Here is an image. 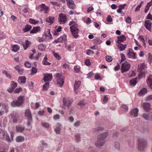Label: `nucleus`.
Returning a JSON list of instances; mask_svg holds the SVG:
<instances>
[{
  "label": "nucleus",
  "instance_id": "f257e3e1",
  "mask_svg": "<svg viewBox=\"0 0 152 152\" xmlns=\"http://www.w3.org/2000/svg\"><path fill=\"white\" fill-rule=\"evenodd\" d=\"M107 134V132H106L98 136L97 140L95 143V145L97 148H99L103 146L105 143L104 139Z\"/></svg>",
  "mask_w": 152,
  "mask_h": 152
},
{
  "label": "nucleus",
  "instance_id": "f03ea898",
  "mask_svg": "<svg viewBox=\"0 0 152 152\" xmlns=\"http://www.w3.org/2000/svg\"><path fill=\"white\" fill-rule=\"evenodd\" d=\"M137 140L138 150L140 151L144 150L146 146V141L143 138H139Z\"/></svg>",
  "mask_w": 152,
  "mask_h": 152
},
{
  "label": "nucleus",
  "instance_id": "7ed1b4c3",
  "mask_svg": "<svg viewBox=\"0 0 152 152\" xmlns=\"http://www.w3.org/2000/svg\"><path fill=\"white\" fill-rule=\"evenodd\" d=\"M0 138L2 139H4L7 142H11L9 136L7 133L0 128Z\"/></svg>",
  "mask_w": 152,
  "mask_h": 152
},
{
  "label": "nucleus",
  "instance_id": "20e7f679",
  "mask_svg": "<svg viewBox=\"0 0 152 152\" xmlns=\"http://www.w3.org/2000/svg\"><path fill=\"white\" fill-rule=\"evenodd\" d=\"M56 76L57 78V84L59 85L60 87H61L64 83V77L60 73H57L56 75Z\"/></svg>",
  "mask_w": 152,
  "mask_h": 152
},
{
  "label": "nucleus",
  "instance_id": "39448f33",
  "mask_svg": "<svg viewBox=\"0 0 152 152\" xmlns=\"http://www.w3.org/2000/svg\"><path fill=\"white\" fill-rule=\"evenodd\" d=\"M131 66L127 62L125 61L124 63H122L121 66V72L122 73L126 72L129 69Z\"/></svg>",
  "mask_w": 152,
  "mask_h": 152
},
{
  "label": "nucleus",
  "instance_id": "423d86ee",
  "mask_svg": "<svg viewBox=\"0 0 152 152\" xmlns=\"http://www.w3.org/2000/svg\"><path fill=\"white\" fill-rule=\"evenodd\" d=\"M74 25L70 27V31L72 32V35L75 38H77L78 36V32L79 31L78 28H73Z\"/></svg>",
  "mask_w": 152,
  "mask_h": 152
},
{
  "label": "nucleus",
  "instance_id": "0eeeda50",
  "mask_svg": "<svg viewBox=\"0 0 152 152\" xmlns=\"http://www.w3.org/2000/svg\"><path fill=\"white\" fill-rule=\"evenodd\" d=\"M43 75L44 76L43 80L45 82L48 81H50L52 79V75L51 74H44Z\"/></svg>",
  "mask_w": 152,
  "mask_h": 152
},
{
  "label": "nucleus",
  "instance_id": "6e6552de",
  "mask_svg": "<svg viewBox=\"0 0 152 152\" xmlns=\"http://www.w3.org/2000/svg\"><path fill=\"white\" fill-rule=\"evenodd\" d=\"M66 1L67 2L68 6L70 9H73L76 8V6L73 1L72 0H66Z\"/></svg>",
  "mask_w": 152,
  "mask_h": 152
},
{
  "label": "nucleus",
  "instance_id": "1a4fd4ad",
  "mask_svg": "<svg viewBox=\"0 0 152 152\" xmlns=\"http://www.w3.org/2000/svg\"><path fill=\"white\" fill-rule=\"evenodd\" d=\"M142 106L144 110L148 112L150 109V104L148 102L144 103L142 104Z\"/></svg>",
  "mask_w": 152,
  "mask_h": 152
},
{
  "label": "nucleus",
  "instance_id": "9d476101",
  "mask_svg": "<svg viewBox=\"0 0 152 152\" xmlns=\"http://www.w3.org/2000/svg\"><path fill=\"white\" fill-rule=\"evenodd\" d=\"M146 82L149 87L152 89V75H149L147 79Z\"/></svg>",
  "mask_w": 152,
  "mask_h": 152
},
{
  "label": "nucleus",
  "instance_id": "9b49d317",
  "mask_svg": "<svg viewBox=\"0 0 152 152\" xmlns=\"http://www.w3.org/2000/svg\"><path fill=\"white\" fill-rule=\"evenodd\" d=\"M138 109L135 107L130 112V114L131 115H133L134 117H136L138 116Z\"/></svg>",
  "mask_w": 152,
  "mask_h": 152
},
{
  "label": "nucleus",
  "instance_id": "f8f14e48",
  "mask_svg": "<svg viewBox=\"0 0 152 152\" xmlns=\"http://www.w3.org/2000/svg\"><path fill=\"white\" fill-rule=\"evenodd\" d=\"M118 40L116 41V43L118 44H120V42H123L125 40L126 38L124 35H122L120 37H118Z\"/></svg>",
  "mask_w": 152,
  "mask_h": 152
},
{
  "label": "nucleus",
  "instance_id": "ddd939ff",
  "mask_svg": "<svg viewBox=\"0 0 152 152\" xmlns=\"http://www.w3.org/2000/svg\"><path fill=\"white\" fill-rule=\"evenodd\" d=\"M152 23L149 20H146L145 22V26L147 29L149 31L150 30Z\"/></svg>",
  "mask_w": 152,
  "mask_h": 152
},
{
  "label": "nucleus",
  "instance_id": "4468645a",
  "mask_svg": "<svg viewBox=\"0 0 152 152\" xmlns=\"http://www.w3.org/2000/svg\"><path fill=\"white\" fill-rule=\"evenodd\" d=\"M59 17L60 19H64V20H62L59 19V20L60 22H63L64 23L66 22V19L67 18L65 14L62 13H60L59 14Z\"/></svg>",
  "mask_w": 152,
  "mask_h": 152
},
{
  "label": "nucleus",
  "instance_id": "2eb2a0df",
  "mask_svg": "<svg viewBox=\"0 0 152 152\" xmlns=\"http://www.w3.org/2000/svg\"><path fill=\"white\" fill-rule=\"evenodd\" d=\"M25 116L27 117V119H32L31 111L29 110H26L25 111Z\"/></svg>",
  "mask_w": 152,
  "mask_h": 152
},
{
  "label": "nucleus",
  "instance_id": "dca6fc26",
  "mask_svg": "<svg viewBox=\"0 0 152 152\" xmlns=\"http://www.w3.org/2000/svg\"><path fill=\"white\" fill-rule=\"evenodd\" d=\"M61 124L59 123H57L56 125V127L55 129V131L56 133L59 134L60 132V130L61 128L62 127Z\"/></svg>",
  "mask_w": 152,
  "mask_h": 152
},
{
  "label": "nucleus",
  "instance_id": "f3484780",
  "mask_svg": "<svg viewBox=\"0 0 152 152\" xmlns=\"http://www.w3.org/2000/svg\"><path fill=\"white\" fill-rule=\"evenodd\" d=\"M11 105L13 107L20 106L21 105V104L18 101H13L11 103Z\"/></svg>",
  "mask_w": 152,
  "mask_h": 152
},
{
  "label": "nucleus",
  "instance_id": "a211bd4d",
  "mask_svg": "<svg viewBox=\"0 0 152 152\" xmlns=\"http://www.w3.org/2000/svg\"><path fill=\"white\" fill-rule=\"evenodd\" d=\"M81 83L80 81H75V83L74 84V91L76 93V94L77 93V89L78 88L80 87Z\"/></svg>",
  "mask_w": 152,
  "mask_h": 152
},
{
  "label": "nucleus",
  "instance_id": "6ab92c4d",
  "mask_svg": "<svg viewBox=\"0 0 152 152\" xmlns=\"http://www.w3.org/2000/svg\"><path fill=\"white\" fill-rule=\"evenodd\" d=\"M40 7L41 9L40 10L41 11H42V10L45 11V13H47L48 12V7L45 5L44 4H42L40 6H39V8Z\"/></svg>",
  "mask_w": 152,
  "mask_h": 152
},
{
  "label": "nucleus",
  "instance_id": "aec40b11",
  "mask_svg": "<svg viewBox=\"0 0 152 152\" xmlns=\"http://www.w3.org/2000/svg\"><path fill=\"white\" fill-rule=\"evenodd\" d=\"M26 81V78L25 76L19 77L18 79V82L20 83L24 84Z\"/></svg>",
  "mask_w": 152,
  "mask_h": 152
},
{
  "label": "nucleus",
  "instance_id": "412c9836",
  "mask_svg": "<svg viewBox=\"0 0 152 152\" xmlns=\"http://www.w3.org/2000/svg\"><path fill=\"white\" fill-rule=\"evenodd\" d=\"M142 116L145 119L149 120L151 118H152V113L148 114L144 113L142 114Z\"/></svg>",
  "mask_w": 152,
  "mask_h": 152
},
{
  "label": "nucleus",
  "instance_id": "4be33fe9",
  "mask_svg": "<svg viewBox=\"0 0 152 152\" xmlns=\"http://www.w3.org/2000/svg\"><path fill=\"white\" fill-rule=\"evenodd\" d=\"M127 55L129 58H133L134 59L136 58V53H135L131 52L130 50Z\"/></svg>",
  "mask_w": 152,
  "mask_h": 152
},
{
  "label": "nucleus",
  "instance_id": "5701e85b",
  "mask_svg": "<svg viewBox=\"0 0 152 152\" xmlns=\"http://www.w3.org/2000/svg\"><path fill=\"white\" fill-rule=\"evenodd\" d=\"M40 30V26L35 27L33 28L30 31L31 34L36 33Z\"/></svg>",
  "mask_w": 152,
  "mask_h": 152
},
{
  "label": "nucleus",
  "instance_id": "b1692460",
  "mask_svg": "<svg viewBox=\"0 0 152 152\" xmlns=\"http://www.w3.org/2000/svg\"><path fill=\"white\" fill-rule=\"evenodd\" d=\"M55 18L51 16H49L46 19V21L47 22L50 23V25L53 23L54 22Z\"/></svg>",
  "mask_w": 152,
  "mask_h": 152
},
{
  "label": "nucleus",
  "instance_id": "393cba45",
  "mask_svg": "<svg viewBox=\"0 0 152 152\" xmlns=\"http://www.w3.org/2000/svg\"><path fill=\"white\" fill-rule=\"evenodd\" d=\"M118 45H117V47L118 49H120V51H122L123 50H124L126 48V45H123L121 43L120 44H118Z\"/></svg>",
  "mask_w": 152,
  "mask_h": 152
},
{
  "label": "nucleus",
  "instance_id": "a878e982",
  "mask_svg": "<svg viewBox=\"0 0 152 152\" xmlns=\"http://www.w3.org/2000/svg\"><path fill=\"white\" fill-rule=\"evenodd\" d=\"M137 79V77H136L133 78L130 80L129 82L130 85L133 86H135L137 83V81L136 80Z\"/></svg>",
  "mask_w": 152,
  "mask_h": 152
},
{
  "label": "nucleus",
  "instance_id": "bb28decb",
  "mask_svg": "<svg viewBox=\"0 0 152 152\" xmlns=\"http://www.w3.org/2000/svg\"><path fill=\"white\" fill-rule=\"evenodd\" d=\"M30 44V42L28 40H26L25 42L23 43H22V45L23 46L25 50H26L27 48L28 47V45Z\"/></svg>",
  "mask_w": 152,
  "mask_h": 152
},
{
  "label": "nucleus",
  "instance_id": "cd10ccee",
  "mask_svg": "<svg viewBox=\"0 0 152 152\" xmlns=\"http://www.w3.org/2000/svg\"><path fill=\"white\" fill-rule=\"evenodd\" d=\"M31 26L28 24H27L25 27L23 29L24 32H27L29 31L31 28Z\"/></svg>",
  "mask_w": 152,
  "mask_h": 152
},
{
  "label": "nucleus",
  "instance_id": "c85d7f7f",
  "mask_svg": "<svg viewBox=\"0 0 152 152\" xmlns=\"http://www.w3.org/2000/svg\"><path fill=\"white\" fill-rule=\"evenodd\" d=\"M24 100L25 97L24 96H20L18 98V101L21 104V105L24 103Z\"/></svg>",
  "mask_w": 152,
  "mask_h": 152
},
{
  "label": "nucleus",
  "instance_id": "c756f323",
  "mask_svg": "<svg viewBox=\"0 0 152 152\" xmlns=\"http://www.w3.org/2000/svg\"><path fill=\"white\" fill-rule=\"evenodd\" d=\"M147 92V90L145 88H143L141 89L139 91L138 94L140 96H141L146 93Z\"/></svg>",
  "mask_w": 152,
  "mask_h": 152
},
{
  "label": "nucleus",
  "instance_id": "7c9ffc66",
  "mask_svg": "<svg viewBox=\"0 0 152 152\" xmlns=\"http://www.w3.org/2000/svg\"><path fill=\"white\" fill-rule=\"evenodd\" d=\"M48 58L47 57V56H46L43 59V61H42V63L43 64L45 65H50L51 63L48 62L47 61Z\"/></svg>",
  "mask_w": 152,
  "mask_h": 152
},
{
  "label": "nucleus",
  "instance_id": "2f4dec72",
  "mask_svg": "<svg viewBox=\"0 0 152 152\" xmlns=\"http://www.w3.org/2000/svg\"><path fill=\"white\" fill-rule=\"evenodd\" d=\"M24 137L20 136L17 137L16 139V140L18 142H22L24 141Z\"/></svg>",
  "mask_w": 152,
  "mask_h": 152
},
{
  "label": "nucleus",
  "instance_id": "473e14b6",
  "mask_svg": "<svg viewBox=\"0 0 152 152\" xmlns=\"http://www.w3.org/2000/svg\"><path fill=\"white\" fill-rule=\"evenodd\" d=\"M145 72L142 71H140L139 74L138 75V77L139 79L142 78L143 77H145Z\"/></svg>",
  "mask_w": 152,
  "mask_h": 152
},
{
  "label": "nucleus",
  "instance_id": "72a5a7b5",
  "mask_svg": "<svg viewBox=\"0 0 152 152\" xmlns=\"http://www.w3.org/2000/svg\"><path fill=\"white\" fill-rule=\"evenodd\" d=\"M46 46L45 45L43 44H40L39 46L38 49L41 51H44L45 50Z\"/></svg>",
  "mask_w": 152,
  "mask_h": 152
},
{
  "label": "nucleus",
  "instance_id": "f704fd0d",
  "mask_svg": "<svg viewBox=\"0 0 152 152\" xmlns=\"http://www.w3.org/2000/svg\"><path fill=\"white\" fill-rule=\"evenodd\" d=\"M15 68L16 70H18V72L20 73L21 74H22V72L24 71L23 69H20V67L19 66L17 65L15 67Z\"/></svg>",
  "mask_w": 152,
  "mask_h": 152
},
{
  "label": "nucleus",
  "instance_id": "c9c22d12",
  "mask_svg": "<svg viewBox=\"0 0 152 152\" xmlns=\"http://www.w3.org/2000/svg\"><path fill=\"white\" fill-rule=\"evenodd\" d=\"M12 50L15 52H17L20 48V47L17 45H14L12 46Z\"/></svg>",
  "mask_w": 152,
  "mask_h": 152
},
{
  "label": "nucleus",
  "instance_id": "e433bc0d",
  "mask_svg": "<svg viewBox=\"0 0 152 152\" xmlns=\"http://www.w3.org/2000/svg\"><path fill=\"white\" fill-rule=\"evenodd\" d=\"M16 131L18 132H22L25 130V128L21 126H17Z\"/></svg>",
  "mask_w": 152,
  "mask_h": 152
},
{
  "label": "nucleus",
  "instance_id": "4c0bfd02",
  "mask_svg": "<svg viewBox=\"0 0 152 152\" xmlns=\"http://www.w3.org/2000/svg\"><path fill=\"white\" fill-rule=\"evenodd\" d=\"M49 82H46L43 86V90L47 91L48 90V88L49 86Z\"/></svg>",
  "mask_w": 152,
  "mask_h": 152
},
{
  "label": "nucleus",
  "instance_id": "58836bf2",
  "mask_svg": "<svg viewBox=\"0 0 152 152\" xmlns=\"http://www.w3.org/2000/svg\"><path fill=\"white\" fill-rule=\"evenodd\" d=\"M30 23L31 24L35 25L37 23H39V21L38 20L35 21L34 19L32 18H30L29 20Z\"/></svg>",
  "mask_w": 152,
  "mask_h": 152
},
{
  "label": "nucleus",
  "instance_id": "ea45409f",
  "mask_svg": "<svg viewBox=\"0 0 152 152\" xmlns=\"http://www.w3.org/2000/svg\"><path fill=\"white\" fill-rule=\"evenodd\" d=\"M67 98L66 97L63 98V104L62 106V107L65 108V107L66 106L67 104Z\"/></svg>",
  "mask_w": 152,
  "mask_h": 152
},
{
  "label": "nucleus",
  "instance_id": "a19ab883",
  "mask_svg": "<svg viewBox=\"0 0 152 152\" xmlns=\"http://www.w3.org/2000/svg\"><path fill=\"white\" fill-rule=\"evenodd\" d=\"M10 86L12 88L15 89V88L17 87V84L15 82L12 81L11 82Z\"/></svg>",
  "mask_w": 152,
  "mask_h": 152
},
{
  "label": "nucleus",
  "instance_id": "79ce46f5",
  "mask_svg": "<svg viewBox=\"0 0 152 152\" xmlns=\"http://www.w3.org/2000/svg\"><path fill=\"white\" fill-rule=\"evenodd\" d=\"M53 54L54 57L58 60H59L61 59V57L59 56L58 53H55V52H53Z\"/></svg>",
  "mask_w": 152,
  "mask_h": 152
},
{
  "label": "nucleus",
  "instance_id": "37998d69",
  "mask_svg": "<svg viewBox=\"0 0 152 152\" xmlns=\"http://www.w3.org/2000/svg\"><path fill=\"white\" fill-rule=\"evenodd\" d=\"M103 129V128L101 126H98V127L94 129L93 130V132H96L99 130H102Z\"/></svg>",
  "mask_w": 152,
  "mask_h": 152
},
{
  "label": "nucleus",
  "instance_id": "c03bdc74",
  "mask_svg": "<svg viewBox=\"0 0 152 152\" xmlns=\"http://www.w3.org/2000/svg\"><path fill=\"white\" fill-rule=\"evenodd\" d=\"M37 71V69L34 67H32L31 70V75H34L36 73Z\"/></svg>",
  "mask_w": 152,
  "mask_h": 152
},
{
  "label": "nucleus",
  "instance_id": "a18cd8bd",
  "mask_svg": "<svg viewBox=\"0 0 152 152\" xmlns=\"http://www.w3.org/2000/svg\"><path fill=\"white\" fill-rule=\"evenodd\" d=\"M145 65L144 63L141 64V65L140 66L139 69V71H142L145 69Z\"/></svg>",
  "mask_w": 152,
  "mask_h": 152
},
{
  "label": "nucleus",
  "instance_id": "49530a36",
  "mask_svg": "<svg viewBox=\"0 0 152 152\" xmlns=\"http://www.w3.org/2000/svg\"><path fill=\"white\" fill-rule=\"evenodd\" d=\"M105 59L106 61L108 62H111L113 60V58L112 57L109 56H106L105 57Z\"/></svg>",
  "mask_w": 152,
  "mask_h": 152
},
{
  "label": "nucleus",
  "instance_id": "de8ad7c7",
  "mask_svg": "<svg viewBox=\"0 0 152 152\" xmlns=\"http://www.w3.org/2000/svg\"><path fill=\"white\" fill-rule=\"evenodd\" d=\"M80 134H77L75 135V139L77 142H79L80 140Z\"/></svg>",
  "mask_w": 152,
  "mask_h": 152
},
{
  "label": "nucleus",
  "instance_id": "09e8293b",
  "mask_svg": "<svg viewBox=\"0 0 152 152\" xmlns=\"http://www.w3.org/2000/svg\"><path fill=\"white\" fill-rule=\"evenodd\" d=\"M120 145L118 142H115L114 144V147L115 149L119 150L120 148Z\"/></svg>",
  "mask_w": 152,
  "mask_h": 152
},
{
  "label": "nucleus",
  "instance_id": "8fccbe9b",
  "mask_svg": "<svg viewBox=\"0 0 152 152\" xmlns=\"http://www.w3.org/2000/svg\"><path fill=\"white\" fill-rule=\"evenodd\" d=\"M95 43L96 44H99L102 43V41L99 39L96 38L94 39Z\"/></svg>",
  "mask_w": 152,
  "mask_h": 152
},
{
  "label": "nucleus",
  "instance_id": "3c124183",
  "mask_svg": "<svg viewBox=\"0 0 152 152\" xmlns=\"http://www.w3.org/2000/svg\"><path fill=\"white\" fill-rule=\"evenodd\" d=\"M41 125L43 126L46 128H48L49 127V124L47 123L42 122Z\"/></svg>",
  "mask_w": 152,
  "mask_h": 152
},
{
  "label": "nucleus",
  "instance_id": "603ef678",
  "mask_svg": "<svg viewBox=\"0 0 152 152\" xmlns=\"http://www.w3.org/2000/svg\"><path fill=\"white\" fill-rule=\"evenodd\" d=\"M86 104V103L83 102L82 101H80L79 103L77 104V105L80 106L81 107L85 106Z\"/></svg>",
  "mask_w": 152,
  "mask_h": 152
},
{
  "label": "nucleus",
  "instance_id": "864d4df0",
  "mask_svg": "<svg viewBox=\"0 0 152 152\" xmlns=\"http://www.w3.org/2000/svg\"><path fill=\"white\" fill-rule=\"evenodd\" d=\"M25 66L28 68H30L31 66V64L28 61H26L24 63Z\"/></svg>",
  "mask_w": 152,
  "mask_h": 152
},
{
  "label": "nucleus",
  "instance_id": "5fc2aeb1",
  "mask_svg": "<svg viewBox=\"0 0 152 152\" xmlns=\"http://www.w3.org/2000/svg\"><path fill=\"white\" fill-rule=\"evenodd\" d=\"M121 63H122L126 59V58L124 54H121Z\"/></svg>",
  "mask_w": 152,
  "mask_h": 152
},
{
  "label": "nucleus",
  "instance_id": "6e6d98bb",
  "mask_svg": "<svg viewBox=\"0 0 152 152\" xmlns=\"http://www.w3.org/2000/svg\"><path fill=\"white\" fill-rule=\"evenodd\" d=\"M63 39V38H62V37H61L55 40L53 42H55L56 43L58 42H61L62 41Z\"/></svg>",
  "mask_w": 152,
  "mask_h": 152
},
{
  "label": "nucleus",
  "instance_id": "4d7b16f0",
  "mask_svg": "<svg viewBox=\"0 0 152 152\" xmlns=\"http://www.w3.org/2000/svg\"><path fill=\"white\" fill-rule=\"evenodd\" d=\"M112 19L110 15H109L106 19V20L107 22H111L112 21Z\"/></svg>",
  "mask_w": 152,
  "mask_h": 152
},
{
  "label": "nucleus",
  "instance_id": "13d9d810",
  "mask_svg": "<svg viewBox=\"0 0 152 152\" xmlns=\"http://www.w3.org/2000/svg\"><path fill=\"white\" fill-rule=\"evenodd\" d=\"M149 57L148 58V61L150 62V64H151V62H152V56L151 55V53H148Z\"/></svg>",
  "mask_w": 152,
  "mask_h": 152
},
{
  "label": "nucleus",
  "instance_id": "bf43d9fd",
  "mask_svg": "<svg viewBox=\"0 0 152 152\" xmlns=\"http://www.w3.org/2000/svg\"><path fill=\"white\" fill-rule=\"evenodd\" d=\"M85 63L88 66H89L91 64V62L89 59H86L85 60Z\"/></svg>",
  "mask_w": 152,
  "mask_h": 152
},
{
  "label": "nucleus",
  "instance_id": "052dcab7",
  "mask_svg": "<svg viewBox=\"0 0 152 152\" xmlns=\"http://www.w3.org/2000/svg\"><path fill=\"white\" fill-rule=\"evenodd\" d=\"M22 91V89L21 88H16L14 91V92L16 93H19L20 92Z\"/></svg>",
  "mask_w": 152,
  "mask_h": 152
},
{
  "label": "nucleus",
  "instance_id": "680f3d73",
  "mask_svg": "<svg viewBox=\"0 0 152 152\" xmlns=\"http://www.w3.org/2000/svg\"><path fill=\"white\" fill-rule=\"evenodd\" d=\"M11 119L15 118H18V116L16 113H12L11 114Z\"/></svg>",
  "mask_w": 152,
  "mask_h": 152
},
{
  "label": "nucleus",
  "instance_id": "e2e57ef3",
  "mask_svg": "<svg viewBox=\"0 0 152 152\" xmlns=\"http://www.w3.org/2000/svg\"><path fill=\"white\" fill-rule=\"evenodd\" d=\"M95 78L96 80H101L102 79L100 75L98 74H96L95 76Z\"/></svg>",
  "mask_w": 152,
  "mask_h": 152
},
{
  "label": "nucleus",
  "instance_id": "0e129e2a",
  "mask_svg": "<svg viewBox=\"0 0 152 152\" xmlns=\"http://www.w3.org/2000/svg\"><path fill=\"white\" fill-rule=\"evenodd\" d=\"M91 53L93 54H94V52L93 51H92L91 50L89 49L87 50V54L88 55H90Z\"/></svg>",
  "mask_w": 152,
  "mask_h": 152
},
{
  "label": "nucleus",
  "instance_id": "69168bd1",
  "mask_svg": "<svg viewBox=\"0 0 152 152\" xmlns=\"http://www.w3.org/2000/svg\"><path fill=\"white\" fill-rule=\"evenodd\" d=\"M131 21V19L129 17H127L126 19V22L127 23H129Z\"/></svg>",
  "mask_w": 152,
  "mask_h": 152
},
{
  "label": "nucleus",
  "instance_id": "338daca9",
  "mask_svg": "<svg viewBox=\"0 0 152 152\" xmlns=\"http://www.w3.org/2000/svg\"><path fill=\"white\" fill-rule=\"evenodd\" d=\"M32 121V119H28V122L27 123V125L28 126H31V124Z\"/></svg>",
  "mask_w": 152,
  "mask_h": 152
},
{
  "label": "nucleus",
  "instance_id": "774afa93",
  "mask_svg": "<svg viewBox=\"0 0 152 152\" xmlns=\"http://www.w3.org/2000/svg\"><path fill=\"white\" fill-rule=\"evenodd\" d=\"M146 18L147 19H149L152 20V15H151L150 13H149L147 16Z\"/></svg>",
  "mask_w": 152,
  "mask_h": 152
}]
</instances>
